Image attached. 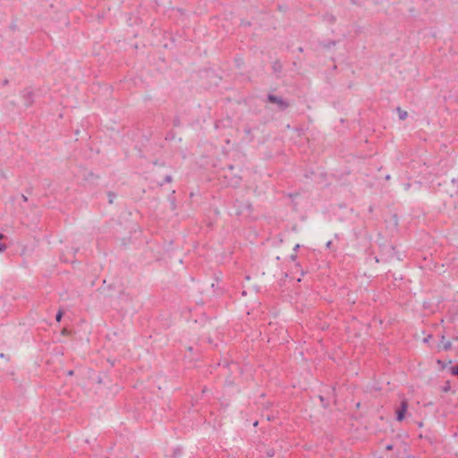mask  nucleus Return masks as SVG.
<instances>
[{
  "label": "nucleus",
  "instance_id": "obj_1",
  "mask_svg": "<svg viewBox=\"0 0 458 458\" xmlns=\"http://www.w3.org/2000/svg\"><path fill=\"white\" fill-rule=\"evenodd\" d=\"M407 409H408L407 401L403 400L401 403V407L396 411V419L398 421H402L404 420Z\"/></svg>",
  "mask_w": 458,
  "mask_h": 458
},
{
  "label": "nucleus",
  "instance_id": "obj_2",
  "mask_svg": "<svg viewBox=\"0 0 458 458\" xmlns=\"http://www.w3.org/2000/svg\"><path fill=\"white\" fill-rule=\"evenodd\" d=\"M397 113L400 120H405L408 116V113L401 108H397Z\"/></svg>",
  "mask_w": 458,
  "mask_h": 458
},
{
  "label": "nucleus",
  "instance_id": "obj_3",
  "mask_svg": "<svg viewBox=\"0 0 458 458\" xmlns=\"http://www.w3.org/2000/svg\"><path fill=\"white\" fill-rule=\"evenodd\" d=\"M3 234H0V240L3 238ZM5 250V245L3 243H0V251H3Z\"/></svg>",
  "mask_w": 458,
  "mask_h": 458
},
{
  "label": "nucleus",
  "instance_id": "obj_4",
  "mask_svg": "<svg viewBox=\"0 0 458 458\" xmlns=\"http://www.w3.org/2000/svg\"><path fill=\"white\" fill-rule=\"evenodd\" d=\"M452 373L458 376V365L452 369Z\"/></svg>",
  "mask_w": 458,
  "mask_h": 458
},
{
  "label": "nucleus",
  "instance_id": "obj_5",
  "mask_svg": "<svg viewBox=\"0 0 458 458\" xmlns=\"http://www.w3.org/2000/svg\"><path fill=\"white\" fill-rule=\"evenodd\" d=\"M62 316H63L62 311H59V312L56 314V320H57L58 322L61 320Z\"/></svg>",
  "mask_w": 458,
  "mask_h": 458
},
{
  "label": "nucleus",
  "instance_id": "obj_6",
  "mask_svg": "<svg viewBox=\"0 0 458 458\" xmlns=\"http://www.w3.org/2000/svg\"><path fill=\"white\" fill-rule=\"evenodd\" d=\"M270 100H271V101H275V98L270 97Z\"/></svg>",
  "mask_w": 458,
  "mask_h": 458
}]
</instances>
